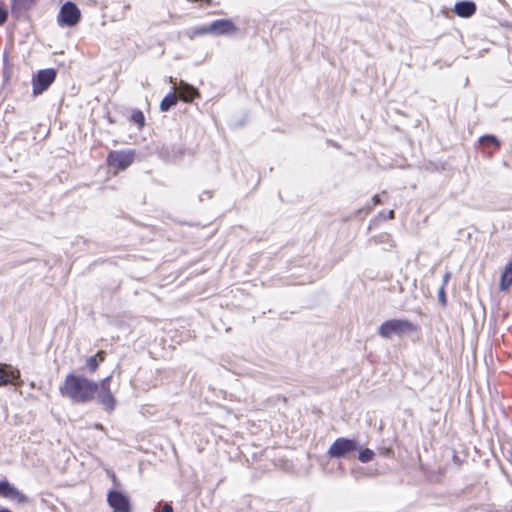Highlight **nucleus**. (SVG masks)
<instances>
[{
  "label": "nucleus",
  "instance_id": "nucleus-11",
  "mask_svg": "<svg viewBox=\"0 0 512 512\" xmlns=\"http://www.w3.org/2000/svg\"><path fill=\"white\" fill-rule=\"evenodd\" d=\"M20 378V371L11 365L0 363V387L15 385Z\"/></svg>",
  "mask_w": 512,
  "mask_h": 512
},
{
  "label": "nucleus",
  "instance_id": "nucleus-5",
  "mask_svg": "<svg viewBox=\"0 0 512 512\" xmlns=\"http://www.w3.org/2000/svg\"><path fill=\"white\" fill-rule=\"evenodd\" d=\"M357 449V442L348 438H337L329 447L328 454L334 458L346 457Z\"/></svg>",
  "mask_w": 512,
  "mask_h": 512
},
{
  "label": "nucleus",
  "instance_id": "nucleus-6",
  "mask_svg": "<svg viewBox=\"0 0 512 512\" xmlns=\"http://www.w3.org/2000/svg\"><path fill=\"white\" fill-rule=\"evenodd\" d=\"M234 23L227 19L217 20L196 31V34L229 35L236 32Z\"/></svg>",
  "mask_w": 512,
  "mask_h": 512
},
{
  "label": "nucleus",
  "instance_id": "nucleus-21",
  "mask_svg": "<svg viewBox=\"0 0 512 512\" xmlns=\"http://www.w3.org/2000/svg\"><path fill=\"white\" fill-rule=\"evenodd\" d=\"M439 300L443 305L446 303L444 286L439 289Z\"/></svg>",
  "mask_w": 512,
  "mask_h": 512
},
{
  "label": "nucleus",
  "instance_id": "nucleus-24",
  "mask_svg": "<svg viewBox=\"0 0 512 512\" xmlns=\"http://www.w3.org/2000/svg\"><path fill=\"white\" fill-rule=\"evenodd\" d=\"M448 279H449V274H446L444 277V284H446L448 282Z\"/></svg>",
  "mask_w": 512,
  "mask_h": 512
},
{
  "label": "nucleus",
  "instance_id": "nucleus-12",
  "mask_svg": "<svg viewBox=\"0 0 512 512\" xmlns=\"http://www.w3.org/2000/svg\"><path fill=\"white\" fill-rule=\"evenodd\" d=\"M454 11L461 18H469L476 12V4L473 1H460L455 4Z\"/></svg>",
  "mask_w": 512,
  "mask_h": 512
},
{
  "label": "nucleus",
  "instance_id": "nucleus-14",
  "mask_svg": "<svg viewBox=\"0 0 512 512\" xmlns=\"http://www.w3.org/2000/svg\"><path fill=\"white\" fill-rule=\"evenodd\" d=\"M512 285V260L509 261L500 278V289L506 290Z\"/></svg>",
  "mask_w": 512,
  "mask_h": 512
},
{
  "label": "nucleus",
  "instance_id": "nucleus-4",
  "mask_svg": "<svg viewBox=\"0 0 512 512\" xmlns=\"http://www.w3.org/2000/svg\"><path fill=\"white\" fill-rule=\"evenodd\" d=\"M80 17L81 12L77 5L68 1L64 3L60 9L58 23L61 26H74L79 22Z\"/></svg>",
  "mask_w": 512,
  "mask_h": 512
},
{
  "label": "nucleus",
  "instance_id": "nucleus-26",
  "mask_svg": "<svg viewBox=\"0 0 512 512\" xmlns=\"http://www.w3.org/2000/svg\"><path fill=\"white\" fill-rule=\"evenodd\" d=\"M373 200H374V203H375V204H376V203H378V197H377V196H374V199H373Z\"/></svg>",
  "mask_w": 512,
  "mask_h": 512
},
{
  "label": "nucleus",
  "instance_id": "nucleus-20",
  "mask_svg": "<svg viewBox=\"0 0 512 512\" xmlns=\"http://www.w3.org/2000/svg\"><path fill=\"white\" fill-rule=\"evenodd\" d=\"M7 19V11L0 7V25L3 24Z\"/></svg>",
  "mask_w": 512,
  "mask_h": 512
},
{
  "label": "nucleus",
  "instance_id": "nucleus-8",
  "mask_svg": "<svg viewBox=\"0 0 512 512\" xmlns=\"http://www.w3.org/2000/svg\"><path fill=\"white\" fill-rule=\"evenodd\" d=\"M107 503L114 512H131V504L128 496L120 491H110L107 494Z\"/></svg>",
  "mask_w": 512,
  "mask_h": 512
},
{
  "label": "nucleus",
  "instance_id": "nucleus-17",
  "mask_svg": "<svg viewBox=\"0 0 512 512\" xmlns=\"http://www.w3.org/2000/svg\"><path fill=\"white\" fill-rule=\"evenodd\" d=\"M34 0H12V11L19 13L22 10L27 9Z\"/></svg>",
  "mask_w": 512,
  "mask_h": 512
},
{
  "label": "nucleus",
  "instance_id": "nucleus-19",
  "mask_svg": "<svg viewBox=\"0 0 512 512\" xmlns=\"http://www.w3.org/2000/svg\"><path fill=\"white\" fill-rule=\"evenodd\" d=\"M132 120L139 126H144L145 123V117L141 111H135L132 114Z\"/></svg>",
  "mask_w": 512,
  "mask_h": 512
},
{
  "label": "nucleus",
  "instance_id": "nucleus-9",
  "mask_svg": "<svg viewBox=\"0 0 512 512\" xmlns=\"http://www.w3.org/2000/svg\"><path fill=\"white\" fill-rule=\"evenodd\" d=\"M109 381L110 377H106L99 383L100 391L98 393V398L101 404L108 411H113L116 405V399L110 391Z\"/></svg>",
  "mask_w": 512,
  "mask_h": 512
},
{
  "label": "nucleus",
  "instance_id": "nucleus-10",
  "mask_svg": "<svg viewBox=\"0 0 512 512\" xmlns=\"http://www.w3.org/2000/svg\"><path fill=\"white\" fill-rule=\"evenodd\" d=\"M133 161V153L130 151H114L108 155V163L117 169L127 168Z\"/></svg>",
  "mask_w": 512,
  "mask_h": 512
},
{
  "label": "nucleus",
  "instance_id": "nucleus-1",
  "mask_svg": "<svg viewBox=\"0 0 512 512\" xmlns=\"http://www.w3.org/2000/svg\"><path fill=\"white\" fill-rule=\"evenodd\" d=\"M97 388L98 384L87 378L68 374L60 388V392L75 402H86L94 397Z\"/></svg>",
  "mask_w": 512,
  "mask_h": 512
},
{
  "label": "nucleus",
  "instance_id": "nucleus-18",
  "mask_svg": "<svg viewBox=\"0 0 512 512\" xmlns=\"http://www.w3.org/2000/svg\"><path fill=\"white\" fill-rule=\"evenodd\" d=\"M373 457H374V452L369 448L362 449L358 455L359 460L363 463H367V462L371 461L373 459Z\"/></svg>",
  "mask_w": 512,
  "mask_h": 512
},
{
  "label": "nucleus",
  "instance_id": "nucleus-25",
  "mask_svg": "<svg viewBox=\"0 0 512 512\" xmlns=\"http://www.w3.org/2000/svg\"><path fill=\"white\" fill-rule=\"evenodd\" d=\"M0 512H12V511L9 509H6V508H0Z\"/></svg>",
  "mask_w": 512,
  "mask_h": 512
},
{
  "label": "nucleus",
  "instance_id": "nucleus-16",
  "mask_svg": "<svg viewBox=\"0 0 512 512\" xmlns=\"http://www.w3.org/2000/svg\"><path fill=\"white\" fill-rule=\"evenodd\" d=\"M174 91L168 95H166L163 100L161 101L160 103V109L162 111H167L169 110L172 106L176 105L177 101H178V96L176 95L175 91H176V87L174 86L173 87Z\"/></svg>",
  "mask_w": 512,
  "mask_h": 512
},
{
  "label": "nucleus",
  "instance_id": "nucleus-7",
  "mask_svg": "<svg viewBox=\"0 0 512 512\" xmlns=\"http://www.w3.org/2000/svg\"><path fill=\"white\" fill-rule=\"evenodd\" d=\"M0 496L18 504L28 502V497L8 480H0Z\"/></svg>",
  "mask_w": 512,
  "mask_h": 512
},
{
  "label": "nucleus",
  "instance_id": "nucleus-2",
  "mask_svg": "<svg viewBox=\"0 0 512 512\" xmlns=\"http://www.w3.org/2000/svg\"><path fill=\"white\" fill-rule=\"evenodd\" d=\"M417 327L405 319H390L383 322L378 329V334L385 339L392 336H403L404 334L415 332Z\"/></svg>",
  "mask_w": 512,
  "mask_h": 512
},
{
  "label": "nucleus",
  "instance_id": "nucleus-3",
  "mask_svg": "<svg viewBox=\"0 0 512 512\" xmlns=\"http://www.w3.org/2000/svg\"><path fill=\"white\" fill-rule=\"evenodd\" d=\"M56 74L53 68L39 70L32 79L33 94L40 95L46 91L54 82Z\"/></svg>",
  "mask_w": 512,
  "mask_h": 512
},
{
  "label": "nucleus",
  "instance_id": "nucleus-13",
  "mask_svg": "<svg viewBox=\"0 0 512 512\" xmlns=\"http://www.w3.org/2000/svg\"><path fill=\"white\" fill-rule=\"evenodd\" d=\"M178 89L179 98L184 102H190L194 98L199 97L197 89L183 81H180Z\"/></svg>",
  "mask_w": 512,
  "mask_h": 512
},
{
  "label": "nucleus",
  "instance_id": "nucleus-22",
  "mask_svg": "<svg viewBox=\"0 0 512 512\" xmlns=\"http://www.w3.org/2000/svg\"><path fill=\"white\" fill-rule=\"evenodd\" d=\"M482 141H487V142H491V143H495L497 144V141L496 139L493 137V136H485L482 138Z\"/></svg>",
  "mask_w": 512,
  "mask_h": 512
},
{
  "label": "nucleus",
  "instance_id": "nucleus-27",
  "mask_svg": "<svg viewBox=\"0 0 512 512\" xmlns=\"http://www.w3.org/2000/svg\"><path fill=\"white\" fill-rule=\"evenodd\" d=\"M389 215H390V218H392L393 217V211H390Z\"/></svg>",
  "mask_w": 512,
  "mask_h": 512
},
{
  "label": "nucleus",
  "instance_id": "nucleus-23",
  "mask_svg": "<svg viewBox=\"0 0 512 512\" xmlns=\"http://www.w3.org/2000/svg\"><path fill=\"white\" fill-rule=\"evenodd\" d=\"M162 512H173V508L171 505L169 504H165L163 507H162Z\"/></svg>",
  "mask_w": 512,
  "mask_h": 512
},
{
  "label": "nucleus",
  "instance_id": "nucleus-15",
  "mask_svg": "<svg viewBox=\"0 0 512 512\" xmlns=\"http://www.w3.org/2000/svg\"><path fill=\"white\" fill-rule=\"evenodd\" d=\"M105 360V353L103 351L97 352L96 355L89 357L86 360V367L90 372H95L101 362Z\"/></svg>",
  "mask_w": 512,
  "mask_h": 512
}]
</instances>
